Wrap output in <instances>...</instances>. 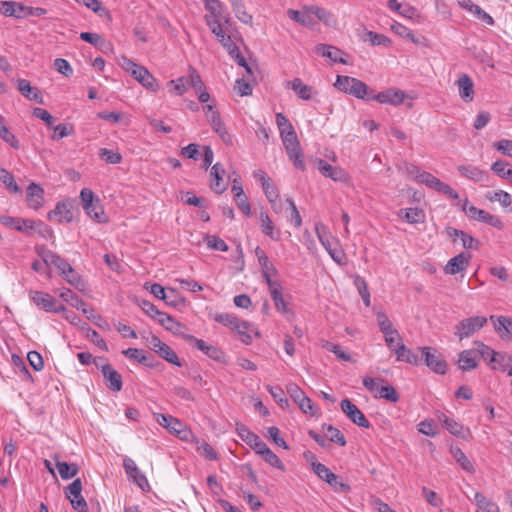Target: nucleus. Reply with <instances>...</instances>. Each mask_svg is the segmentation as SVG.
<instances>
[{
  "mask_svg": "<svg viewBox=\"0 0 512 512\" xmlns=\"http://www.w3.org/2000/svg\"><path fill=\"white\" fill-rule=\"evenodd\" d=\"M334 86L342 92L366 101H371L370 92L373 91L363 81L350 77L338 75Z\"/></svg>",
  "mask_w": 512,
  "mask_h": 512,
  "instance_id": "obj_1",
  "label": "nucleus"
},
{
  "mask_svg": "<svg viewBox=\"0 0 512 512\" xmlns=\"http://www.w3.org/2000/svg\"><path fill=\"white\" fill-rule=\"evenodd\" d=\"M280 135L289 159L293 162L296 168L304 171L305 163L303 160V152L294 128H289L288 131L284 130Z\"/></svg>",
  "mask_w": 512,
  "mask_h": 512,
  "instance_id": "obj_2",
  "label": "nucleus"
},
{
  "mask_svg": "<svg viewBox=\"0 0 512 512\" xmlns=\"http://www.w3.org/2000/svg\"><path fill=\"white\" fill-rule=\"evenodd\" d=\"M80 198L83 209L90 218L99 223L107 222V217L104 213L100 200L95 197L94 193L90 189L83 188L80 192Z\"/></svg>",
  "mask_w": 512,
  "mask_h": 512,
  "instance_id": "obj_3",
  "label": "nucleus"
},
{
  "mask_svg": "<svg viewBox=\"0 0 512 512\" xmlns=\"http://www.w3.org/2000/svg\"><path fill=\"white\" fill-rule=\"evenodd\" d=\"M3 13L9 17L24 18L28 16H43L47 10L41 7H30L15 1H3L1 3Z\"/></svg>",
  "mask_w": 512,
  "mask_h": 512,
  "instance_id": "obj_4",
  "label": "nucleus"
},
{
  "mask_svg": "<svg viewBox=\"0 0 512 512\" xmlns=\"http://www.w3.org/2000/svg\"><path fill=\"white\" fill-rule=\"evenodd\" d=\"M420 363L423 361L433 372L444 375L447 372V362L440 352L433 347H420Z\"/></svg>",
  "mask_w": 512,
  "mask_h": 512,
  "instance_id": "obj_5",
  "label": "nucleus"
},
{
  "mask_svg": "<svg viewBox=\"0 0 512 512\" xmlns=\"http://www.w3.org/2000/svg\"><path fill=\"white\" fill-rule=\"evenodd\" d=\"M124 68L145 88L150 89L151 91H156L158 89L156 79L144 66L138 65L133 61L124 58Z\"/></svg>",
  "mask_w": 512,
  "mask_h": 512,
  "instance_id": "obj_6",
  "label": "nucleus"
},
{
  "mask_svg": "<svg viewBox=\"0 0 512 512\" xmlns=\"http://www.w3.org/2000/svg\"><path fill=\"white\" fill-rule=\"evenodd\" d=\"M487 317L485 316H473L462 319L456 326L454 334L463 340L474 335L477 331L482 329L487 324Z\"/></svg>",
  "mask_w": 512,
  "mask_h": 512,
  "instance_id": "obj_7",
  "label": "nucleus"
},
{
  "mask_svg": "<svg viewBox=\"0 0 512 512\" xmlns=\"http://www.w3.org/2000/svg\"><path fill=\"white\" fill-rule=\"evenodd\" d=\"M30 299L40 309L46 312L58 313L65 311V306L59 304L50 294L40 291H30Z\"/></svg>",
  "mask_w": 512,
  "mask_h": 512,
  "instance_id": "obj_8",
  "label": "nucleus"
},
{
  "mask_svg": "<svg viewBox=\"0 0 512 512\" xmlns=\"http://www.w3.org/2000/svg\"><path fill=\"white\" fill-rule=\"evenodd\" d=\"M317 170L326 178H330L335 182H348L350 177L348 173L341 167L332 166L325 160L317 158L315 160Z\"/></svg>",
  "mask_w": 512,
  "mask_h": 512,
  "instance_id": "obj_9",
  "label": "nucleus"
},
{
  "mask_svg": "<svg viewBox=\"0 0 512 512\" xmlns=\"http://www.w3.org/2000/svg\"><path fill=\"white\" fill-rule=\"evenodd\" d=\"M123 467L129 479H131L142 491H149L150 484L147 477L140 471L135 462L129 458L124 457Z\"/></svg>",
  "mask_w": 512,
  "mask_h": 512,
  "instance_id": "obj_10",
  "label": "nucleus"
},
{
  "mask_svg": "<svg viewBox=\"0 0 512 512\" xmlns=\"http://www.w3.org/2000/svg\"><path fill=\"white\" fill-rule=\"evenodd\" d=\"M343 413L356 425L362 428H369L370 422L362 411L349 399L345 398L340 403Z\"/></svg>",
  "mask_w": 512,
  "mask_h": 512,
  "instance_id": "obj_11",
  "label": "nucleus"
},
{
  "mask_svg": "<svg viewBox=\"0 0 512 512\" xmlns=\"http://www.w3.org/2000/svg\"><path fill=\"white\" fill-rule=\"evenodd\" d=\"M369 98L381 104L399 105L403 103L404 99L406 98V95L401 90L389 88L379 93L371 91Z\"/></svg>",
  "mask_w": 512,
  "mask_h": 512,
  "instance_id": "obj_12",
  "label": "nucleus"
},
{
  "mask_svg": "<svg viewBox=\"0 0 512 512\" xmlns=\"http://www.w3.org/2000/svg\"><path fill=\"white\" fill-rule=\"evenodd\" d=\"M37 252L42 257L45 266H55L62 275H66L67 272H73L72 266L60 255L45 249L41 251L37 249Z\"/></svg>",
  "mask_w": 512,
  "mask_h": 512,
  "instance_id": "obj_13",
  "label": "nucleus"
},
{
  "mask_svg": "<svg viewBox=\"0 0 512 512\" xmlns=\"http://www.w3.org/2000/svg\"><path fill=\"white\" fill-rule=\"evenodd\" d=\"M493 324L494 330L502 340L512 339V318L508 316H495L489 317Z\"/></svg>",
  "mask_w": 512,
  "mask_h": 512,
  "instance_id": "obj_14",
  "label": "nucleus"
},
{
  "mask_svg": "<svg viewBox=\"0 0 512 512\" xmlns=\"http://www.w3.org/2000/svg\"><path fill=\"white\" fill-rule=\"evenodd\" d=\"M0 223L25 234H30L36 226L33 220L5 215H0Z\"/></svg>",
  "mask_w": 512,
  "mask_h": 512,
  "instance_id": "obj_15",
  "label": "nucleus"
},
{
  "mask_svg": "<svg viewBox=\"0 0 512 512\" xmlns=\"http://www.w3.org/2000/svg\"><path fill=\"white\" fill-rule=\"evenodd\" d=\"M183 338L189 342L194 343V346L206 354L213 360L222 361L224 358V353L217 347L213 345L207 344L205 341L201 339L195 338L193 335H183Z\"/></svg>",
  "mask_w": 512,
  "mask_h": 512,
  "instance_id": "obj_16",
  "label": "nucleus"
},
{
  "mask_svg": "<svg viewBox=\"0 0 512 512\" xmlns=\"http://www.w3.org/2000/svg\"><path fill=\"white\" fill-rule=\"evenodd\" d=\"M72 202L65 200L58 202L55 209L47 215L49 220H57L58 222H71L73 220Z\"/></svg>",
  "mask_w": 512,
  "mask_h": 512,
  "instance_id": "obj_17",
  "label": "nucleus"
},
{
  "mask_svg": "<svg viewBox=\"0 0 512 512\" xmlns=\"http://www.w3.org/2000/svg\"><path fill=\"white\" fill-rule=\"evenodd\" d=\"M471 259V255L469 253H459L455 257L451 258L446 266L444 267V272L447 275H456L466 269Z\"/></svg>",
  "mask_w": 512,
  "mask_h": 512,
  "instance_id": "obj_18",
  "label": "nucleus"
},
{
  "mask_svg": "<svg viewBox=\"0 0 512 512\" xmlns=\"http://www.w3.org/2000/svg\"><path fill=\"white\" fill-rule=\"evenodd\" d=\"M101 372L103 374L106 386L110 390L118 392L122 389V376L110 364L102 365Z\"/></svg>",
  "mask_w": 512,
  "mask_h": 512,
  "instance_id": "obj_19",
  "label": "nucleus"
},
{
  "mask_svg": "<svg viewBox=\"0 0 512 512\" xmlns=\"http://www.w3.org/2000/svg\"><path fill=\"white\" fill-rule=\"evenodd\" d=\"M206 24L211 29L212 33L218 38L219 42L226 48H230L232 45V40L229 35H227L222 29L220 19L221 17H210L207 15L205 17Z\"/></svg>",
  "mask_w": 512,
  "mask_h": 512,
  "instance_id": "obj_20",
  "label": "nucleus"
},
{
  "mask_svg": "<svg viewBox=\"0 0 512 512\" xmlns=\"http://www.w3.org/2000/svg\"><path fill=\"white\" fill-rule=\"evenodd\" d=\"M208 121L214 132L218 134V136L225 144H233L232 136L227 131L225 124L222 122L220 118V113L218 111H213V114L209 117Z\"/></svg>",
  "mask_w": 512,
  "mask_h": 512,
  "instance_id": "obj_21",
  "label": "nucleus"
},
{
  "mask_svg": "<svg viewBox=\"0 0 512 512\" xmlns=\"http://www.w3.org/2000/svg\"><path fill=\"white\" fill-rule=\"evenodd\" d=\"M238 435L245 441L256 453L260 449H264L266 444L257 434L250 431L244 425H237Z\"/></svg>",
  "mask_w": 512,
  "mask_h": 512,
  "instance_id": "obj_22",
  "label": "nucleus"
},
{
  "mask_svg": "<svg viewBox=\"0 0 512 512\" xmlns=\"http://www.w3.org/2000/svg\"><path fill=\"white\" fill-rule=\"evenodd\" d=\"M267 285L276 309L281 312H286L287 304L283 298V288L280 282L275 280H268Z\"/></svg>",
  "mask_w": 512,
  "mask_h": 512,
  "instance_id": "obj_23",
  "label": "nucleus"
},
{
  "mask_svg": "<svg viewBox=\"0 0 512 512\" xmlns=\"http://www.w3.org/2000/svg\"><path fill=\"white\" fill-rule=\"evenodd\" d=\"M17 89L25 98L33 100L38 104L44 103L42 93L36 87H32L28 80L18 79Z\"/></svg>",
  "mask_w": 512,
  "mask_h": 512,
  "instance_id": "obj_24",
  "label": "nucleus"
},
{
  "mask_svg": "<svg viewBox=\"0 0 512 512\" xmlns=\"http://www.w3.org/2000/svg\"><path fill=\"white\" fill-rule=\"evenodd\" d=\"M358 35L364 42H369L371 45H383L389 46L391 44V40L383 34H378L373 31L366 30L365 27H361L358 29Z\"/></svg>",
  "mask_w": 512,
  "mask_h": 512,
  "instance_id": "obj_25",
  "label": "nucleus"
},
{
  "mask_svg": "<svg viewBox=\"0 0 512 512\" xmlns=\"http://www.w3.org/2000/svg\"><path fill=\"white\" fill-rule=\"evenodd\" d=\"M458 172L474 182H483L489 178L488 173L473 165H459Z\"/></svg>",
  "mask_w": 512,
  "mask_h": 512,
  "instance_id": "obj_26",
  "label": "nucleus"
},
{
  "mask_svg": "<svg viewBox=\"0 0 512 512\" xmlns=\"http://www.w3.org/2000/svg\"><path fill=\"white\" fill-rule=\"evenodd\" d=\"M458 366L462 371H471L475 369L478 366L476 351L468 349L460 352Z\"/></svg>",
  "mask_w": 512,
  "mask_h": 512,
  "instance_id": "obj_27",
  "label": "nucleus"
},
{
  "mask_svg": "<svg viewBox=\"0 0 512 512\" xmlns=\"http://www.w3.org/2000/svg\"><path fill=\"white\" fill-rule=\"evenodd\" d=\"M457 85L461 98L466 102L472 101L474 97V84L471 78L467 74H462L457 80Z\"/></svg>",
  "mask_w": 512,
  "mask_h": 512,
  "instance_id": "obj_28",
  "label": "nucleus"
},
{
  "mask_svg": "<svg viewBox=\"0 0 512 512\" xmlns=\"http://www.w3.org/2000/svg\"><path fill=\"white\" fill-rule=\"evenodd\" d=\"M159 324H161L167 331H170L174 335H184L183 329L185 328L183 324L177 322L172 316L169 314L162 312L159 314L157 318Z\"/></svg>",
  "mask_w": 512,
  "mask_h": 512,
  "instance_id": "obj_29",
  "label": "nucleus"
},
{
  "mask_svg": "<svg viewBox=\"0 0 512 512\" xmlns=\"http://www.w3.org/2000/svg\"><path fill=\"white\" fill-rule=\"evenodd\" d=\"M224 174L225 169L220 165V163H216L211 167L210 176L212 180L210 188L217 194H221L226 190V186L221 185Z\"/></svg>",
  "mask_w": 512,
  "mask_h": 512,
  "instance_id": "obj_30",
  "label": "nucleus"
},
{
  "mask_svg": "<svg viewBox=\"0 0 512 512\" xmlns=\"http://www.w3.org/2000/svg\"><path fill=\"white\" fill-rule=\"evenodd\" d=\"M44 190L35 183H31L27 189V203L29 207L37 210L42 205Z\"/></svg>",
  "mask_w": 512,
  "mask_h": 512,
  "instance_id": "obj_31",
  "label": "nucleus"
},
{
  "mask_svg": "<svg viewBox=\"0 0 512 512\" xmlns=\"http://www.w3.org/2000/svg\"><path fill=\"white\" fill-rule=\"evenodd\" d=\"M305 457L307 460H309V457L311 460V467L314 473L323 481L328 483L331 480H335V474L330 471L328 467H326L324 464L314 461L315 456L311 453H309V456L305 454Z\"/></svg>",
  "mask_w": 512,
  "mask_h": 512,
  "instance_id": "obj_32",
  "label": "nucleus"
},
{
  "mask_svg": "<svg viewBox=\"0 0 512 512\" xmlns=\"http://www.w3.org/2000/svg\"><path fill=\"white\" fill-rule=\"evenodd\" d=\"M395 354H396L397 361L406 362V363L416 365V366L420 364V356L413 353L403 343L397 344V349H395Z\"/></svg>",
  "mask_w": 512,
  "mask_h": 512,
  "instance_id": "obj_33",
  "label": "nucleus"
},
{
  "mask_svg": "<svg viewBox=\"0 0 512 512\" xmlns=\"http://www.w3.org/2000/svg\"><path fill=\"white\" fill-rule=\"evenodd\" d=\"M316 52L323 57L329 58L332 62L346 64V61L339 55L342 53L340 49L327 45L318 44L315 48Z\"/></svg>",
  "mask_w": 512,
  "mask_h": 512,
  "instance_id": "obj_34",
  "label": "nucleus"
},
{
  "mask_svg": "<svg viewBox=\"0 0 512 512\" xmlns=\"http://www.w3.org/2000/svg\"><path fill=\"white\" fill-rule=\"evenodd\" d=\"M260 227L262 232L272 240L278 241L280 239V231L275 230L273 222L265 211L260 213Z\"/></svg>",
  "mask_w": 512,
  "mask_h": 512,
  "instance_id": "obj_35",
  "label": "nucleus"
},
{
  "mask_svg": "<svg viewBox=\"0 0 512 512\" xmlns=\"http://www.w3.org/2000/svg\"><path fill=\"white\" fill-rule=\"evenodd\" d=\"M307 11L310 14L315 15L317 19L326 26L334 27L337 23V20L334 18L333 14L325 8L318 6H310L307 8Z\"/></svg>",
  "mask_w": 512,
  "mask_h": 512,
  "instance_id": "obj_36",
  "label": "nucleus"
},
{
  "mask_svg": "<svg viewBox=\"0 0 512 512\" xmlns=\"http://www.w3.org/2000/svg\"><path fill=\"white\" fill-rule=\"evenodd\" d=\"M438 421L442 423V425L454 436L462 437L463 435V425L455 421L454 419L448 417L444 413H439L437 415Z\"/></svg>",
  "mask_w": 512,
  "mask_h": 512,
  "instance_id": "obj_37",
  "label": "nucleus"
},
{
  "mask_svg": "<svg viewBox=\"0 0 512 512\" xmlns=\"http://www.w3.org/2000/svg\"><path fill=\"white\" fill-rule=\"evenodd\" d=\"M287 86L303 100H310L312 97V87L303 83L300 78H295L292 81L287 82Z\"/></svg>",
  "mask_w": 512,
  "mask_h": 512,
  "instance_id": "obj_38",
  "label": "nucleus"
},
{
  "mask_svg": "<svg viewBox=\"0 0 512 512\" xmlns=\"http://www.w3.org/2000/svg\"><path fill=\"white\" fill-rule=\"evenodd\" d=\"M56 467L61 478L64 480L75 477L79 472V466L76 463H67L56 460Z\"/></svg>",
  "mask_w": 512,
  "mask_h": 512,
  "instance_id": "obj_39",
  "label": "nucleus"
},
{
  "mask_svg": "<svg viewBox=\"0 0 512 512\" xmlns=\"http://www.w3.org/2000/svg\"><path fill=\"white\" fill-rule=\"evenodd\" d=\"M474 502L479 510L483 512H499L498 505L480 492L475 493Z\"/></svg>",
  "mask_w": 512,
  "mask_h": 512,
  "instance_id": "obj_40",
  "label": "nucleus"
},
{
  "mask_svg": "<svg viewBox=\"0 0 512 512\" xmlns=\"http://www.w3.org/2000/svg\"><path fill=\"white\" fill-rule=\"evenodd\" d=\"M233 330H236L238 332V334L241 336V341L246 345L252 342L251 334L253 332H255V334L258 335V333L255 331V328L246 321L238 320V323Z\"/></svg>",
  "mask_w": 512,
  "mask_h": 512,
  "instance_id": "obj_41",
  "label": "nucleus"
},
{
  "mask_svg": "<svg viewBox=\"0 0 512 512\" xmlns=\"http://www.w3.org/2000/svg\"><path fill=\"white\" fill-rule=\"evenodd\" d=\"M322 430L325 434V437L328 438L331 442H334L339 446L346 445V439L338 428L330 424H323Z\"/></svg>",
  "mask_w": 512,
  "mask_h": 512,
  "instance_id": "obj_42",
  "label": "nucleus"
},
{
  "mask_svg": "<svg viewBox=\"0 0 512 512\" xmlns=\"http://www.w3.org/2000/svg\"><path fill=\"white\" fill-rule=\"evenodd\" d=\"M257 454H259L262 459L271 466L282 471L284 470L285 467L282 461L266 444L264 445V449H260Z\"/></svg>",
  "mask_w": 512,
  "mask_h": 512,
  "instance_id": "obj_43",
  "label": "nucleus"
},
{
  "mask_svg": "<svg viewBox=\"0 0 512 512\" xmlns=\"http://www.w3.org/2000/svg\"><path fill=\"white\" fill-rule=\"evenodd\" d=\"M233 11L239 21L244 24L251 25L252 24V15L246 12L245 6L241 0H230Z\"/></svg>",
  "mask_w": 512,
  "mask_h": 512,
  "instance_id": "obj_44",
  "label": "nucleus"
},
{
  "mask_svg": "<svg viewBox=\"0 0 512 512\" xmlns=\"http://www.w3.org/2000/svg\"><path fill=\"white\" fill-rule=\"evenodd\" d=\"M474 345L475 348L473 350L476 351V355L481 356L484 360H488V364H492L496 359V351L481 341H475Z\"/></svg>",
  "mask_w": 512,
  "mask_h": 512,
  "instance_id": "obj_45",
  "label": "nucleus"
},
{
  "mask_svg": "<svg viewBox=\"0 0 512 512\" xmlns=\"http://www.w3.org/2000/svg\"><path fill=\"white\" fill-rule=\"evenodd\" d=\"M157 421L161 426L175 434L182 427V422L170 415L160 414Z\"/></svg>",
  "mask_w": 512,
  "mask_h": 512,
  "instance_id": "obj_46",
  "label": "nucleus"
},
{
  "mask_svg": "<svg viewBox=\"0 0 512 512\" xmlns=\"http://www.w3.org/2000/svg\"><path fill=\"white\" fill-rule=\"evenodd\" d=\"M78 4L86 6L88 9L97 13L100 17H110V12L102 6L99 0H74Z\"/></svg>",
  "mask_w": 512,
  "mask_h": 512,
  "instance_id": "obj_47",
  "label": "nucleus"
},
{
  "mask_svg": "<svg viewBox=\"0 0 512 512\" xmlns=\"http://www.w3.org/2000/svg\"><path fill=\"white\" fill-rule=\"evenodd\" d=\"M492 171L499 177L512 180V168L504 160H497L491 166Z\"/></svg>",
  "mask_w": 512,
  "mask_h": 512,
  "instance_id": "obj_48",
  "label": "nucleus"
},
{
  "mask_svg": "<svg viewBox=\"0 0 512 512\" xmlns=\"http://www.w3.org/2000/svg\"><path fill=\"white\" fill-rule=\"evenodd\" d=\"M375 397L383 398L389 402L395 403L399 400V393L393 386L387 384L380 387L378 393L375 394Z\"/></svg>",
  "mask_w": 512,
  "mask_h": 512,
  "instance_id": "obj_49",
  "label": "nucleus"
},
{
  "mask_svg": "<svg viewBox=\"0 0 512 512\" xmlns=\"http://www.w3.org/2000/svg\"><path fill=\"white\" fill-rule=\"evenodd\" d=\"M196 450L201 456L205 457L207 460L212 461L218 458V455L213 449V447L204 440H196Z\"/></svg>",
  "mask_w": 512,
  "mask_h": 512,
  "instance_id": "obj_50",
  "label": "nucleus"
},
{
  "mask_svg": "<svg viewBox=\"0 0 512 512\" xmlns=\"http://www.w3.org/2000/svg\"><path fill=\"white\" fill-rule=\"evenodd\" d=\"M157 354L163 358L164 360H166L167 362L173 364V365H176V366H181V362L177 356V354L174 352V350L168 346L166 343H164L163 346H160L159 347V351L157 352Z\"/></svg>",
  "mask_w": 512,
  "mask_h": 512,
  "instance_id": "obj_51",
  "label": "nucleus"
},
{
  "mask_svg": "<svg viewBox=\"0 0 512 512\" xmlns=\"http://www.w3.org/2000/svg\"><path fill=\"white\" fill-rule=\"evenodd\" d=\"M486 198L491 202L498 201L505 208L510 206L512 203L510 194L503 190L488 192L486 194Z\"/></svg>",
  "mask_w": 512,
  "mask_h": 512,
  "instance_id": "obj_52",
  "label": "nucleus"
},
{
  "mask_svg": "<svg viewBox=\"0 0 512 512\" xmlns=\"http://www.w3.org/2000/svg\"><path fill=\"white\" fill-rule=\"evenodd\" d=\"M418 183L425 184L427 187L432 188L436 191H438L444 184V182H442L429 172H423L421 175H419Z\"/></svg>",
  "mask_w": 512,
  "mask_h": 512,
  "instance_id": "obj_53",
  "label": "nucleus"
},
{
  "mask_svg": "<svg viewBox=\"0 0 512 512\" xmlns=\"http://www.w3.org/2000/svg\"><path fill=\"white\" fill-rule=\"evenodd\" d=\"M322 348L332 352L335 356L342 361H350L351 356L349 353L343 351L338 344L331 343L329 341H322Z\"/></svg>",
  "mask_w": 512,
  "mask_h": 512,
  "instance_id": "obj_54",
  "label": "nucleus"
},
{
  "mask_svg": "<svg viewBox=\"0 0 512 512\" xmlns=\"http://www.w3.org/2000/svg\"><path fill=\"white\" fill-rule=\"evenodd\" d=\"M123 354L131 360L137 361L138 363L144 364L151 367L152 363L148 361V357L143 354L140 349L128 348L123 351Z\"/></svg>",
  "mask_w": 512,
  "mask_h": 512,
  "instance_id": "obj_55",
  "label": "nucleus"
},
{
  "mask_svg": "<svg viewBox=\"0 0 512 512\" xmlns=\"http://www.w3.org/2000/svg\"><path fill=\"white\" fill-rule=\"evenodd\" d=\"M0 180L12 193L20 192V189L14 179V176L4 168H0Z\"/></svg>",
  "mask_w": 512,
  "mask_h": 512,
  "instance_id": "obj_56",
  "label": "nucleus"
},
{
  "mask_svg": "<svg viewBox=\"0 0 512 512\" xmlns=\"http://www.w3.org/2000/svg\"><path fill=\"white\" fill-rule=\"evenodd\" d=\"M0 138L14 149H19L20 144L14 134L2 123L0 119Z\"/></svg>",
  "mask_w": 512,
  "mask_h": 512,
  "instance_id": "obj_57",
  "label": "nucleus"
},
{
  "mask_svg": "<svg viewBox=\"0 0 512 512\" xmlns=\"http://www.w3.org/2000/svg\"><path fill=\"white\" fill-rule=\"evenodd\" d=\"M453 456L463 470L469 473H474V466L460 448L453 450Z\"/></svg>",
  "mask_w": 512,
  "mask_h": 512,
  "instance_id": "obj_58",
  "label": "nucleus"
},
{
  "mask_svg": "<svg viewBox=\"0 0 512 512\" xmlns=\"http://www.w3.org/2000/svg\"><path fill=\"white\" fill-rule=\"evenodd\" d=\"M355 286L357 287V290H358L365 306L369 307L371 304L370 293L368 290V285H367L366 281L364 280V278H362L360 276H356Z\"/></svg>",
  "mask_w": 512,
  "mask_h": 512,
  "instance_id": "obj_59",
  "label": "nucleus"
},
{
  "mask_svg": "<svg viewBox=\"0 0 512 512\" xmlns=\"http://www.w3.org/2000/svg\"><path fill=\"white\" fill-rule=\"evenodd\" d=\"M475 220H477L479 222H483V223L489 224V225H491L493 227H496V228H501L502 227V222H501V220L498 217H496V216H494V215H492V214H490V213H488V212H486L485 210H482V209H480V211H479V213H478V215H477Z\"/></svg>",
  "mask_w": 512,
  "mask_h": 512,
  "instance_id": "obj_60",
  "label": "nucleus"
},
{
  "mask_svg": "<svg viewBox=\"0 0 512 512\" xmlns=\"http://www.w3.org/2000/svg\"><path fill=\"white\" fill-rule=\"evenodd\" d=\"M82 492V482L81 479L77 478L72 483H70L66 490L65 495L69 500L78 499L81 497Z\"/></svg>",
  "mask_w": 512,
  "mask_h": 512,
  "instance_id": "obj_61",
  "label": "nucleus"
},
{
  "mask_svg": "<svg viewBox=\"0 0 512 512\" xmlns=\"http://www.w3.org/2000/svg\"><path fill=\"white\" fill-rule=\"evenodd\" d=\"M99 157L109 164H119L122 160V156L119 152H114L107 148H101L99 150Z\"/></svg>",
  "mask_w": 512,
  "mask_h": 512,
  "instance_id": "obj_62",
  "label": "nucleus"
},
{
  "mask_svg": "<svg viewBox=\"0 0 512 512\" xmlns=\"http://www.w3.org/2000/svg\"><path fill=\"white\" fill-rule=\"evenodd\" d=\"M187 83L195 90L196 93L206 88L201 76L192 67L189 69V79H187Z\"/></svg>",
  "mask_w": 512,
  "mask_h": 512,
  "instance_id": "obj_63",
  "label": "nucleus"
},
{
  "mask_svg": "<svg viewBox=\"0 0 512 512\" xmlns=\"http://www.w3.org/2000/svg\"><path fill=\"white\" fill-rule=\"evenodd\" d=\"M163 301L169 306L178 307L184 303V298L179 295L176 289L169 288Z\"/></svg>",
  "mask_w": 512,
  "mask_h": 512,
  "instance_id": "obj_64",
  "label": "nucleus"
}]
</instances>
